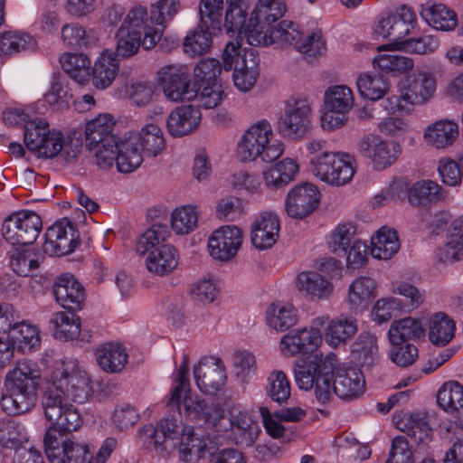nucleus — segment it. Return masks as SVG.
I'll return each instance as SVG.
<instances>
[{
    "label": "nucleus",
    "mask_w": 463,
    "mask_h": 463,
    "mask_svg": "<svg viewBox=\"0 0 463 463\" xmlns=\"http://www.w3.org/2000/svg\"><path fill=\"white\" fill-rule=\"evenodd\" d=\"M35 40L29 34L18 32H5L0 34V55H12L33 50Z\"/></svg>",
    "instance_id": "13d9d810"
},
{
    "label": "nucleus",
    "mask_w": 463,
    "mask_h": 463,
    "mask_svg": "<svg viewBox=\"0 0 463 463\" xmlns=\"http://www.w3.org/2000/svg\"><path fill=\"white\" fill-rule=\"evenodd\" d=\"M250 58L244 60L243 66L237 67L232 73L235 87L241 91L250 90L260 75V58L257 51H250Z\"/></svg>",
    "instance_id": "c03bdc74"
},
{
    "label": "nucleus",
    "mask_w": 463,
    "mask_h": 463,
    "mask_svg": "<svg viewBox=\"0 0 463 463\" xmlns=\"http://www.w3.org/2000/svg\"><path fill=\"white\" fill-rule=\"evenodd\" d=\"M405 91V99L411 105H421L428 101L436 90L435 78L427 72H414L406 80V85L402 87Z\"/></svg>",
    "instance_id": "a878e982"
},
{
    "label": "nucleus",
    "mask_w": 463,
    "mask_h": 463,
    "mask_svg": "<svg viewBox=\"0 0 463 463\" xmlns=\"http://www.w3.org/2000/svg\"><path fill=\"white\" fill-rule=\"evenodd\" d=\"M168 227L165 224L154 223L137 240L136 250L144 255L164 243L168 236Z\"/></svg>",
    "instance_id": "0e129e2a"
},
{
    "label": "nucleus",
    "mask_w": 463,
    "mask_h": 463,
    "mask_svg": "<svg viewBox=\"0 0 463 463\" xmlns=\"http://www.w3.org/2000/svg\"><path fill=\"white\" fill-rule=\"evenodd\" d=\"M444 250L446 260L463 259V217L455 219L448 229Z\"/></svg>",
    "instance_id": "680f3d73"
},
{
    "label": "nucleus",
    "mask_w": 463,
    "mask_h": 463,
    "mask_svg": "<svg viewBox=\"0 0 463 463\" xmlns=\"http://www.w3.org/2000/svg\"><path fill=\"white\" fill-rule=\"evenodd\" d=\"M129 137L146 156L155 157L165 147L164 133L156 124H146L138 133Z\"/></svg>",
    "instance_id": "2f4dec72"
},
{
    "label": "nucleus",
    "mask_w": 463,
    "mask_h": 463,
    "mask_svg": "<svg viewBox=\"0 0 463 463\" xmlns=\"http://www.w3.org/2000/svg\"><path fill=\"white\" fill-rule=\"evenodd\" d=\"M119 65L114 52L105 51L96 61L92 70V83L97 89L109 87L118 72Z\"/></svg>",
    "instance_id": "e433bc0d"
},
{
    "label": "nucleus",
    "mask_w": 463,
    "mask_h": 463,
    "mask_svg": "<svg viewBox=\"0 0 463 463\" xmlns=\"http://www.w3.org/2000/svg\"><path fill=\"white\" fill-rule=\"evenodd\" d=\"M357 321L354 317H340L332 320L327 326L326 333V343L337 347L345 344L357 332Z\"/></svg>",
    "instance_id": "09e8293b"
},
{
    "label": "nucleus",
    "mask_w": 463,
    "mask_h": 463,
    "mask_svg": "<svg viewBox=\"0 0 463 463\" xmlns=\"http://www.w3.org/2000/svg\"><path fill=\"white\" fill-rule=\"evenodd\" d=\"M60 63L64 72L76 82L82 84L90 77V61L82 53H63Z\"/></svg>",
    "instance_id": "8fccbe9b"
},
{
    "label": "nucleus",
    "mask_w": 463,
    "mask_h": 463,
    "mask_svg": "<svg viewBox=\"0 0 463 463\" xmlns=\"http://www.w3.org/2000/svg\"><path fill=\"white\" fill-rule=\"evenodd\" d=\"M312 172L321 181L335 186L351 181L355 172L353 158L345 153L323 152L311 158Z\"/></svg>",
    "instance_id": "39448f33"
},
{
    "label": "nucleus",
    "mask_w": 463,
    "mask_h": 463,
    "mask_svg": "<svg viewBox=\"0 0 463 463\" xmlns=\"http://www.w3.org/2000/svg\"><path fill=\"white\" fill-rule=\"evenodd\" d=\"M43 229L41 216L33 211L23 210L7 216L1 228L3 238L11 245H31Z\"/></svg>",
    "instance_id": "423d86ee"
},
{
    "label": "nucleus",
    "mask_w": 463,
    "mask_h": 463,
    "mask_svg": "<svg viewBox=\"0 0 463 463\" xmlns=\"http://www.w3.org/2000/svg\"><path fill=\"white\" fill-rule=\"evenodd\" d=\"M269 326L277 331H286L298 321V310L291 304H271L267 311Z\"/></svg>",
    "instance_id": "603ef678"
},
{
    "label": "nucleus",
    "mask_w": 463,
    "mask_h": 463,
    "mask_svg": "<svg viewBox=\"0 0 463 463\" xmlns=\"http://www.w3.org/2000/svg\"><path fill=\"white\" fill-rule=\"evenodd\" d=\"M351 351L362 366H370L378 358L377 339L370 333H361L353 343Z\"/></svg>",
    "instance_id": "864d4df0"
},
{
    "label": "nucleus",
    "mask_w": 463,
    "mask_h": 463,
    "mask_svg": "<svg viewBox=\"0 0 463 463\" xmlns=\"http://www.w3.org/2000/svg\"><path fill=\"white\" fill-rule=\"evenodd\" d=\"M187 429L189 428L183 425L180 416L172 415L161 420L156 427L151 424L144 426L140 432L147 447L152 445L157 449L165 439H177Z\"/></svg>",
    "instance_id": "412c9836"
},
{
    "label": "nucleus",
    "mask_w": 463,
    "mask_h": 463,
    "mask_svg": "<svg viewBox=\"0 0 463 463\" xmlns=\"http://www.w3.org/2000/svg\"><path fill=\"white\" fill-rule=\"evenodd\" d=\"M335 364L331 373L332 395L335 394L342 400H353L360 397L365 389V381L362 372L354 366H338Z\"/></svg>",
    "instance_id": "2eb2a0df"
},
{
    "label": "nucleus",
    "mask_w": 463,
    "mask_h": 463,
    "mask_svg": "<svg viewBox=\"0 0 463 463\" xmlns=\"http://www.w3.org/2000/svg\"><path fill=\"white\" fill-rule=\"evenodd\" d=\"M41 379L38 364L23 360L5 375V392L0 399V407L9 415H19L31 411L37 401V388Z\"/></svg>",
    "instance_id": "f257e3e1"
},
{
    "label": "nucleus",
    "mask_w": 463,
    "mask_h": 463,
    "mask_svg": "<svg viewBox=\"0 0 463 463\" xmlns=\"http://www.w3.org/2000/svg\"><path fill=\"white\" fill-rule=\"evenodd\" d=\"M228 7L224 18V26L228 33H238L243 34L248 39L249 21L246 17L249 5H239L232 2H227Z\"/></svg>",
    "instance_id": "bf43d9fd"
},
{
    "label": "nucleus",
    "mask_w": 463,
    "mask_h": 463,
    "mask_svg": "<svg viewBox=\"0 0 463 463\" xmlns=\"http://www.w3.org/2000/svg\"><path fill=\"white\" fill-rule=\"evenodd\" d=\"M177 266V254L175 247L163 244L152 250L146 258L147 269L163 276L171 272Z\"/></svg>",
    "instance_id": "58836bf2"
},
{
    "label": "nucleus",
    "mask_w": 463,
    "mask_h": 463,
    "mask_svg": "<svg viewBox=\"0 0 463 463\" xmlns=\"http://www.w3.org/2000/svg\"><path fill=\"white\" fill-rule=\"evenodd\" d=\"M95 356L99 366L106 373L121 372L128 359L126 348L118 343H105L97 348Z\"/></svg>",
    "instance_id": "c756f323"
},
{
    "label": "nucleus",
    "mask_w": 463,
    "mask_h": 463,
    "mask_svg": "<svg viewBox=\"0 0 463 463\" xmlns=\"http://www.w3.org/2000/svg\"><path fill=\"white\" fill-rule=\"evenodd\" d=\"M143 162L140 148L130 137L118 139L116 166L118 172L128 174L135 171Z\"/></svg>",
    "instance_id": "ea45409f"
},
{
    "label": "nucleus",
    "mask_w": 463,
    "mask_h": 463,
    "mask_svg": "<svg viewBox=\"0 0 463 463\" xmlns=\"http://www.w3.org/2000/svg\"><path fill=\"white\" fill-rule=\"evenodd\" d=\"M242 232L237 226L226 225L216 229L209 238L211 256L221 261L233 258L242 243Z\"/></svg>",
    "instance_id": "dca6fc26"
},
{
    "label": "nucleus",
    "mask_w": 463,
    "mask_h": 463,
    "mask_svg": "<svg viewBox=\"0 0 463 463\" xmlns=\"http://www.w3.org/2000/svg\"><path fill=\"white\" fill-rule=\"evenodd\" d=\"M53 294L57 303L68 311L76 312L84 306L85 288L72 274L66 273L57 278Z\"/></svg>",
    "instance_id": "aec40b11"
},
{
    "label": "nucleus",
    "mask_w": 463,
    "mask_h": 463,
    "mask_svg": "<svg viewBox=\"0 0 463 463\" xmlns=\"http://www.w3.org/2000/svg\"><path fill=\"white\" fill-rule=\"evenodd\" d=\"M213 449L215 445L210 438H203L193 428H189L181 437L180 458L184 462H190L203 458L206 451L210 452Z\"/></svg>",
    "instance_id": "7c9ffc66"
},
{
    "label": "nucleus",
    "mask_w": 463,
    "mask_h": 463,
    "mask_svg": "<svg viewBox=\"0 0 463 463\" xmlns=\"http://www.w3.org/2000/svg\"><path fill=\"white\" fill-rule=\"evenodd\" d=\"M298 170L297 163L285 158L264 173V181L268 186L280 188L291 182Z\"/></svg>",
    "instance_id": "5fc2aeb1"
},
{
    "label": "nucleus",
    "mask_w": 463,
    "mask_h": 463,
    "mask_svg": "<svg viewBox=\"0 0 463 463\" xmlns=\"http://www.w3.org/2000/svg\"><path fill=\"white\" fill-rule=\"evenodd\" d=\"M360 155L369 159L375 170H384L393 165L402 153L398 143L387 141L376 135L362 137L358 144Z\"/></svg>",
    "instance_id": "9b49d317"
},
{
    "label": "nucleus",
    "mask_w": 463,
    "mask_h": 463,
    "mask_svg": "<svg viewBox=\"0 0 463 463\" xmlns=\"http://www.w3.org/2000/svg\"><path fill=\"white\" fill-rule=\"evenodd\" d=\"M373 64L381 73H392V76L403 73L413 67L411 59L397 54H380L373 60Z\"/></svg>",
    "instance_id": "69168bd1"
},
{
    "label": "nucleus",
    "mask_w": 463,
    "mask_h": 463,
    "mask_svg": "<svg viewBox=\"0 0 463 463\" xmlns=\"http://www.w3.org/2000/svg\"><path fill=\"white\" fill-rule=\"evenodd\" d=\"M417 18L415 13L408 6H402L395 14L380 19L374 27V34L402 48V42L415 27Z\"/></svg>",
    "instance_id": "f8f14e48"
},
{
    "label": "nucleus",
    "mask_w": 463,
    "mask_h": 463,
    "mask_svg": "<svg viewBox=\"0 0 463 463\" xmlns=\"http://www.w3.org/2000/svg\"><path fill=\"white\" fill-rule=\"evenodd\" d=\"M458 137V126L450 120H439L429 126L424 137L427 142L436 148H445L451 146Z\"/></svg>",
    "instance_id": "a19ab883"
},
{
    "label": "nucleus",
    "mask_w": 463,
    "mask_h": 463,
    "mask_svg": "<svg viewBox=\"0 0 463 463\" xmlns=\"http://www.w3.org/2000/svg\"><path fill=\"white\" fill-rule=\"evenodd\" d=\"M114 121L109 115H99L89 121L85 128L86 146L89 150L99 147V145L112 146L118 138L112 134Z\"/></svg>",
    "instance_id": "bb28decb"
},
{
    "label": "nucleus",
    "mask_w": 463,
    "mask_h": 463,
    "mask_svg": "<svg viewBox=\"0 0 463 463\" xmlns=\"http://www.w3.org/2000/svg\"><path fill=\"white\" fill-rule=\"evenodd\" d=\"M319 203V192L311 184L296 185L290 190L285 200L288 214L296 219H302L315 211Z\"/></svg>",
    "instance_id": "f3484780"
},
{
    "label": "nucleus",
    "mask_w": 463,
    "mask_h": 463,
    "mask_svg": "<svg viewBox=\"0 0 463 463\" xmlns=\"http://www.w3.org/2000/svg\"><path fill=\"white\" fill-rule=\"evenodd\" d=\"M285 12L282 0H258L249 18L248 43L253 46L251 35L258 40L257 34L260 33L269 34Z\"/></svg>",
    "instance_id": "9d476101"
},
{
    "label": "nucleus",
    "mask_w": 463,
    "mask_h": 463,
    "mask_svg": "<svg viewBox=\"0 0 463 463\" xmlns=\"http://www.w3.org/2000/svg\"><path fill=\"white\" fill-rule=\"evenodd\" d=\"M158 84L172 101H190L198 96L196 85L191 83L187 69L182 65H167L157 73Z\"/></svg>",
    "instance_id": "6e6552de"
},
{
    "label": "nucleus",
    "mask_w": 463,
    "mask_h": 463,
    "mask_svg": "<svg viewBox=\"0 0 463 463\" xmlns=\"http://www.w3.org/2000/svg\"><path fill=\"white\" fill-rule=\"evenodd\" d=\"M258 40L250 36L253 46H268L269 44L279 42L293 45L298 51V45L301 43L302 33L298 29V25L293 22L281 21L279 22L275 29L271 30L269 34L260 33L257 34Z\"/></svg>",
    "instance_id": "c85d7f7f"
},
{
    "label": "nucleus",
    "mask_w": 463,
    "mask_h": 463,
    "mask_svg": "<svg viewBox=\"0 0 463 463\" xmlns=\"http://www.w3.org/2000/svg\"><path fill=\"white\" fill-rule=\"evenodd\" d=\"M194 376L199 390L207 394L221 390L226 380L223 364L215 357L201 359L194 367Z\"/></svg>",
    "instance_id": "a211bd4d"
},
{
    "label": "nucleus",
    "mask_w": 463,
    "mask_h": 463,
    "mask_svg": "<svg viewBox=\"0 0 463 463\" xmlns=\"http://www.w3.org/2000/svg\"><path fill=\"white\" fill-rule=\"evenodd\" d=\"M61 38L64 44L77 50L88 49L98 42V36L93 30H86L78 24L62 26Z\"/></svg>",
    "instance_id": "49530a36"
},
{
    "label": "nucleus",
    "mask_w": 463,
    "mask_h": 463,
    "mask_svg": "<svg viewBox=\"0 0 463 463\" xmlns=\"http://www.w3.org/2000/svg\"><path fill=\"white\" fill-rule=\"evenodd\" d=\"M146 16V10L141 6L128 12L117 33L116 58H128L137 52L141 46L142 32L137 27L142 26Z\"/></svg>",
    "instance_id": "ddd939ff"
},
{
    "label": "nucleus",
    "mask_w": 463,
    "mask_h": 463,
    "mask_svg": "<svg viewBox=\"0 0 463 463\" xmlns=\"http://www.w3.org/2000/svg\"><path fill=\"white\" fill-rule=\"evenodd\" d=\"M45 453L51 463H88L90 451L87 445L63 437L55 428H49L44 435Z\"/></svg>",
    "instance_id": "0eeeda50"
},
{
    "label": "nucleus",
    "mask_w": 463,
    "mask_h": 463,
    "mask_svg": "<svg viewBox=\"0 0 463 463\" xmlns=\"http://www.w3.org/2000/svg\"><path fill=\"white\" fill-rule=\"evenodd\" d=\"M337 356L334 353L326 355L316 354L298 361L294 365L296 383L301 390L315 388L318 402L328 403L332 400L331 373L335 369Z\"/></svg>",
    "instance_id": "f03ea898"
},
{
    "label": "nucleus",
    "mask_w": 463,
    "mask_h": 463,
    "mask_svg": "<svg viewBox=\"0 0 463 463\" xmlns=\"http://www.w3.org/2000/svg\"><path fill=\"white\" fill-rule=\"evenodd\" d=\"M311 109L307 99H298L289 104L279 121V131L285 137L297 139L304 137L310 127Z\"/></svg>",
    "instance_id": "4468645a"
},
{
    "label": "nucleus",
    "mask_w": 463,
    "mask_h": 463,
    "mask_svg": "<svg viewBox=\"0 0 463 463\" xmlns=\"http://www.w3.org/2000/svg\"><path fill=\"white\" fill-rule=\"evenodd\" d=\"M280 230L279 216L272 212L261 213L251 226V242L259 250H266L273 246Z\"/></svg>",
    "instance_id": "4be33fe9"
},
{
    "label": "nucleus",
    "mask_w": 463,
    "mask_h": 463,
    "mask_svg": "<svg viewBox=\"0 0 463 463\" xmlns=\"http://www.w3.org/2000/svg\"><path fill=\"white\" fill-rule=\"evenodd\" d=\"M360 95L370 100L382 99L389 90V81L381 73H364L357 79Z\"/></svg>",
    "instance_id": "de8ad7c7"
},
{
    "label": "nucleus",
    "mask_w": 463,
    "mask_h": 463,
    "mask_svg": "<svg viewBox=\"0 0 463 463\" xmlns=\"http://www.w3.org/2000/svg\"><path fill=\"white\" fill-rule=\"evenodd\" d=\"M437 402L446 411L463 409V385L456 381L443 383L438 391Z\"/></svg>",
    "instance_id": "4d7b16f0"
},
{
    "label": "nucleus",
    "mask_w": 463,
    "mask_h": 463,
    "mask_svg": "<svg viewBox=\"0 0 463 463\" xmlns=\"http://www.w3.org/2000/svg\"><path fill=\"white\" fill-rule=\"evenodd\" d=\"M322 342L321 333L317 328L291 331L280 341L281 350L290 355L311 353Z\"/></svg>",
    "instance_id": "5701e85b"
},
{
    "label": "nucleus",
    "mask_w": 463,
    "mask_h": 463,
    "mask_svg": "<svg viewBox=\"0 0 463 463\" xmlns=\"http://www.w3.org/2000/svg\"><path fill=\"white\" fill-rule=\"evenodd\" d=\"M376 283L370 277H359L348 289V302L350 308L355 312L366 309L374 298Z\"/></svg>",
    "instance_id": "4c0bfd02"
},
{
    "label": "nucleus",
    "mask_w": 463,
    "mask_h": 463,
    "mask_svg": "<svg viewBox=\"0 0 463 463\" xmlns=\"http://www.w3.org/2000/svg\"><path fill=\"white\" fill-rule=\"evenodd\" d=\"M50 131L47 121L34 117L24 128V142L27 149L34 152L35 149L41 147L43 140Z\"/></svg>",
    "instance_id": "338daca9"
},
{
    "label": "nucleus",
    "mask_w": 463,
    "mask_h": 463,
    "mask_svg": "<svg viewBox=\"0 0 463 463\" xmlns=\"http://www.w3.org/2000/svg\"><path fill=\"white\" fill-rule=\"evenodd\" d=\"M371 254L379 260L392 258L400 249V241L396 231L382 227L371 239Z\"/></svg>",
    "instance_id": "79ce46f5"
},
{
    "label": "nucleus",
    "mask_w": 463,
    "mask_h": 463,
    "mask_svg": "<svg viewBox=\"0 0 463 463\" xmlns=\"http://www.w3.org/2000/svg\"><path fill=\"white\" fill-rule=\"evenodd\" d=\"M51 382L67 399L75 402L84 403L91 396L90 378L76 361H62L52 373Z\"/></svg>",
    "instance_id": "20e7f679"
},
{
    "label": "nucleus",
    "mask_w": 463,
    "mask_h": 463,
    "mask_svg": "<svg viewBox=\"0 0 463 463\" xmlns=\"http://www.w3.org/2000/svg\"><path fill=\"white\" fill-rule=\"evenodd\" d=\"M396 425L401 431L406 433L418 445L426 444L431 440L432 430L427 417L421 413L405 414L397 421Z\"/></svg>",
    "instance_id": "72a5a7b5"
},
{
    "label": "nucleus",
    "mask_w": 463,
    "mask_h": 463,
    "mask_svg": "<svg viewBox=\"0 0 463 463\" xmlns=\"http://www.w3.org/2000/svg\"><path fill=\"white\" fill-rule=\"evenodd\" d=\"M266 393L279 404H282L289 399L291 386L284 372L273 371L270 373L267 379Z\"/></svg>",
    "instance_id": "e2e57ef3"
},
{
    "label": "nucleus",
    "mask_w": 463,
    "mask_h": 463,
    "mask_svg": "<svg viewBox=\"0 0 463 463\" xmlns=\"http://www.w3.org/2000/svg\"><path fill=\"white\" fill-rule=\"evenodd\" d=\"M354 103L351 89L345 85L330 87L325 93V108L336 112L347 113Z\"/></svg>",
    "instance_id": "052dcab7"
},
{
    "label": "nucleus",
    "mask_w": 463,
    "mask_h": 463,
    "mask_svg": "<svg viewBox=\"0 0 463 463\" xmlns=\"http://www.w3.org/2000/svg\"><path fill=\"white\" fill-rule=\"evenodd\" d=\"M189 365L186 360L178 370L177 383L174 386L167 406L177 409L178 416H181V398H183V409L184 415L191 420H203L204 423L217 429L218 422L223 418L224 411L216 403H208L205 400L197 396L193 397L189 392Z\"/></svg>",
    "instance_id": "7ed1b4c3"
},
{
    "label": "nucleus",
    "mask_w": 463,
    "mask_h": 463,
    "mask_svg": "<svg viewBox=\"0 0 463 463\" xmlns=\"http://www.w3.org/2000/svg\"><path fill=\"white\" fill-rule=\"evenodd\" d=\"M297 287L299 291L318 299H327L334 290L331 281L316 271L299 273L297 279Z\"/></svg>",
    "instance_id": "c9c22d12"
},
{
    "label": "nucleus",
    "mask_w": 463,
    "mask_h": 463,
    "mask_svg": "<svg viewBox=\"0 0 463 463\" xmlns=\"http://www.w3.org/2000/svg\"><path fill=\"white\" fill-rule=\"evenodd\" d=\"M425 336V328L421 321L411 317L394 320L388 331L391 344L410 343Z\"/></svg>",
    "instance_id": "473e14b6"
},
{
    "label": "nucleus",
    "mask_w": 463,
    "mask_h": 463,
    "mask_svg": "<svg viewBox=\"0 0 463 463\" xmlns=\"http://www.w3.org/2000/svg\"><path fill=\"white\" fill-rule=\"evenodd\" d=\"M8 338L13 347L23 353L34 350L41 343L38 328L20 319L15 326H13Z\"/></svg>",
    "instance_id": "37998d69"
},
{
    "label": "nucleus",
    "mask_w": 463,
    "mask_h": 463,
    "mask_svg": "<svg viewBox=\"0 0 463 463\" xmlns=\"http://www.w3.org/2000/svg\"><path fill=\"white\" fill-rule=\"evenodd\" d=\"M72 94L68 87L67 81L63 76H54L52 86L45 95L47 103L53 106L56 109L63 110L69 108Z\"/></svg>",
    "instance_id": "774afa93"
},
{
    "label": "nucleus",
    "mask_w": 463,
    "mask_h": 463,
    "mask_svg": "<svg viewBox=\"0 0 463 463\" xmlns=\"http://www.w3.org/2000/svg\"><path fill=\"white\" fill-rule=\"evenodd\" d=\"M41 147L35 149L38 156L44 158H53L61 153L66 161H70L77 157L80 153L81 145L76 140L72 145V141L67 144L64 140L63 134L61 131L52 129L45 136Z\"/></svg>",
    "instance_id": "cd10ccee"
},
{
    "label": "nucleus",
    "mask_w": 463,
    "mask_h": 463,
    "mask_svg": "<svg viewBox=\"0 0 463 463\" xmlns=\"http://www.w3.org/2000/svg\"><path fill=\"white\" fill-rule=\"evenodd\" d=\"M50 324L56 339L69 341L80 337V341H90L91 335L81 331L80 317L75 312H55L52 315Z\"/></svg>",
    "instance_id": "b1692460"
},
{
    "label": "nucleus",
    "mask_w": 463,
    "mask_h": 463,
    "mask_svg": "<svg viewBox=\"0 0 463 463\" xmlns=\"http://www.w3.org/2000/svg\"><path fill=\"white\" fill-rule=\"evenodd\" d=\"M201 111L194 106L177 107L168 116L166 127L172 137H183L196 129L201 122Z\"/></svg>",
    "instance_id": "393cba45"
},
{
    "label": "nucleus",
    "mask_w": 463,
    "mask_h": 463,
    "mask_svg": "<svg viewBox=\"0 0 463 463\" xmlns=\"http://www.w3.org/2000/svg\"><path fill=\"white\" fill-rule=\"evenodd\" d=\"M421 17L436 30L451 31L458 24L457 14L443 4L427 3L420 11Z\"/></svg>",
    "instance_id": "f704fd0d"
},
{
    "label": "nucleus",
    "mask_w": 463,
    "mask_h": 463,
    "mask_svg": "<svg viewBox=\"0 0 463 463\" xmlns=\"http://www.w3.org/2000/svg\"><path fill=\"white\" fill-rule=\"evenodd\" d=\"M211 25L201 23L194 31H191L184 41V52L196 56L206 53L212 45Z\"/></svg>",
    "instance_id": "6e6d98bb"
},
{
    "label": "nucleus",
    "mask_w": 463,
    "mask_h": 463,
    "mask_svg": "<svg viewBox=\"0 0 463 463\" xmlns=\"http://www.w3.org/2000/svg\"><path fill=\"white\" fill-rule=\"evenodd\" d=\"M272 128L267 120L252 125L242 136L237 147V156L241 161H251L259 157L263 147L272 136Z\"/></svg>",
    "instance_id": "6ab92c4d"
},
{
    "label": "nucleus",
    "mask_w": 463,
    "mask_h": 463,
    "mask_svg": "<svg viewBox=\"0 0 463 463\" xmlns=\"http://www.w3.org/2000/svg\"><path fill=\"white\" fill-rule=\"evenodd\" d=\"M43 251L50 256H63L73 252L80 245L79 232L67 218L50 226L45 234Z\"/></svg>",
    "instance_id": "1a4fd4ad"
},
{
    "label": "nucleus",
    "mask_w": 463,
    "mask_h": 463,
    "mask_svg": "<svg viewBox=\"0 0 463 463\" xmlns=\"http://www.w3.org/2000/svg\"><path fill=\"white\" fill-rule=\"evenodd\" d=\"M455 328V322L448 315L437 313L430 320L429 339L437 346H444L454 337Z\"/></svg>",
    "instance_id": "3c124183"
},
{
    "label": "nucleus",
    "mask_w": 463,
    "mask_h": 463,
    "mask_svg": "<svg viewBox=\"0 0 463 463\" xmlns=\"http://www.w3.org/2000/svg\"><path fill=\"white\" fill-rule=\"evenodd\" d=\"M443 197L442 187L431 180H421L414 183L408 193L409 202L417 206L437 203Z\"/></svg>",
    "instance_id": "a18cd8bd"
}]
</instances>
